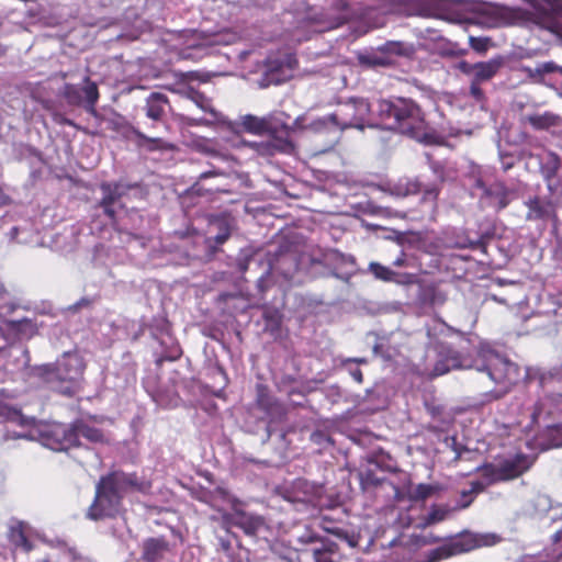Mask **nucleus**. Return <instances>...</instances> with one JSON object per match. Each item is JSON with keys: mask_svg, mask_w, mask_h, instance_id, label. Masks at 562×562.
Here are the masks:
<instances>
[{"mask_svg": "<svg viewBox=\"0 0 562 562\" xmlns=\"http://www.w3.org/2000/svg\"><path fill=\"white\" fill-rule=\"evenodd\" d=\"M2 423L5 425H16L21 428V430L14 432V437L25 438L29 436V431L36 427L37 419L34 416H27L23 414L20 408L2 403ZM4 431V438L8 439L10 437V430L8 429V426H5Z\"/></svg>", "mask_w": 562, "mask_h": 562, "instance_id": "9d476101", "label": "nucleus"}, {"mask_svg": "<svg viewBox=\"0 0 562 562\" xmlns=\"http://www.w3.org/2000/svg\"><path fill=\"white\" fill-rule=\"evenodd\" d=\"M181 77L183 80H188V81H192V80L205 81L204 79H202L200 72H198V71H188V72L181 74Z\"/></svg>", "mask_w": 562, "mask_h": 562, "instance_id": "864d4df0", "label": "nucleus"}, {"mask_svg": "<svg viewBox=\"0 0 562 562\" xmlns=\"http://www.w3.org/2000/svg\"><path fill=\"white\" fill-rule=\"evenodd\" d=\"M561 168L562 159L555 151L547 150L539 160V171L550 193H554L560 186Z\"/></svg>", "mask_w": 562, "mask_h": 562, "instance_id": "f8f14e48", "label": "nucleus"}, {"mask_svg": "<svg viewBox=\"0 0 562 562\" xmlns=\"http://www.w3.org/2000/svg\"><path fill=\"white\" fill-rule=\"evenodd\" d=\"M524 122L528 123L536 131H548L552 127L562 126V116L551 111L543 113H532L524 117Z\"/></svg>", "mask_w": 562, "mask_h": 562, "instance_id": "393cba45", "label": "nucleus"}, {"mask_svg": "<svg viewBox=\"0 0 562 562\" xmlns=\"http://www.w3.org/2000/svg\"><path fill=\"white\" fill-rule=\"evenodd\" d=\"M262 283H263V279H260V280L258 281V286H259V289H260V291H261V292H263V291H265V288H263Z\"/></svg>", "mask_w": 562, "mask_h": 562, "instance_id": "69168bd1", "label": "nucleus"}, {"mask_svg": "<svg viewBox=\"0 0 562 562\" xmlns=\"http://www.w3.org/2000/svg\"><path fill=\"white\" fill-rule=\"evenodd\" d=\"M224 520L240 528L245 535L250 537H256L265 526L263 518L247 514L244 510H235L234 514L225 515Z\"/></svg>", "mask_w": 562, "mask_h": 562, "instance_id": "dca6fc26", "label": "nucleus"}, {"mask_svg": "<svg viewBox=\"0 0 562 562\" xmlns=\"http://www.w3.org/2000/svg\"><path fill=\"white\" fill-rule=\"evenodd\" d=\"M350 374L357 383L360 384L363 382V373L359 368H355L353 370H351Z\"/></svg>", "mask_w": 562, "mask_h": 562, "instance_id": "6e6d98bb", "label": "nucleus"}, {"mask_svg": "<svg viewBox=\"0 0 562 562\" xmlns=\"http://www.w3.org/2000/svg\"><path fill=\"white\" fill-rule=\"evenodd\" d=\"M217 229V233L214 237H207L205 239V244L207 247L215 252L217 250V246L226 243L232 235V221L228 216L221 215L212 218L211 223Z\"/></svg>", "mask_w": 562, "mask_h": 562, "instance_id": "412c9836", "label": "nucleus"}, {"mask_svg": "<svg viewBox=\"0 0 562 562\" xmlns=\"http://www.w3.org/2000/svg\"><path fill=\"white\" fill-rule=\"evenodd\" d=\"M316 539V537H310L308 541H315Z\"/></svg>", "mask_w": 562, "mask_h": 562, "instance_id": "338daca9", "label": "nucleus"}, {"mask_svg": "<svg viewBox=\"0 0 562 562\" xmlns=\"http://www.w3.org/2000/svg\"><path fill=\"white\" fill-rule=\"evenodd\" d=\"M473 367L477 372L485 373L495 384L505 385L502 391L487 392L486 396L490 401L501 398L507 392V384H510L518 373L515 363L492 350L480 352Z\"/></svg>", "mask_w": 562, "mask_h": 562, "instance_id": "7ed1b4c3", "label": "nucleus"}, {"mask_svg": "<svg viewBox=\"0 0 562 562\" xmlns=\"http://www.w3.org/2000/svg\"><path fill=\"white\" fill-rule=\"evenodd\" d=\"M486 486H488L486 483L481 481H473L471 482V488L469 490V493H472V495H477L485 491Z\"/></svg>", "mask_w": 562, "mask_h": 562, "instance_id": "8fccbe9b", "label": "nucleus"}, {"mask_svg": "<svg viewBox=\"0 0 562 562\" xmlns=\"http://www.w3.org/2000/svg\"><path fill=\"white\" fill-rule=\"evenodd\" d=\"M292 128L288 125L269 133V140L252 142L248 146L261 156H273L276 153L290 154L294 149L291 140Z\"/></svg>", "mask_w": 562, "mask_h": 562, "instance_id": "1a4fd4ad", "label": "nucleus"}, {"mask_svg": "<svg viewBox=\"0 0 562 562\" xmlns=\"http://www.w3.org/2000/svg\"><path fill=\"white\" fill-rule=\"evenodd\" d=\"M123 495L130 491L146 492L149 490L150 484L138 479L136 473H125L123 471H112L109 473Z\"/></svg>", "mask_w": 562, "mask_h": 562, "instance_id": "5701e85b", "label": "nucleus"}, {"mask_svg": "<svg viewBox=\"0 0 562 562\" xmlns=\"http://www.w3.org/2000/svg\"><path fill=\"white\" fill-rule=\"evenodd\" d=\"M369 271L373 274V277L383 282H400L398 277L400 273L393 271L391 268L383 266L379 262H370L368 267Z\"/></svg>", "mask_w": 562, "mask_h": 562, "instance_id": "72a5a7b5", "label": "nucleus"}, {"mask_svg": "<svg viewBox=\"0 0 562 562\" xmlns=\"http://www.w3.org/2000/svg\"><path fill=\"white\" fill-rule=\"evenodd\" d=\"M496 196L498 198V205H497L498 210H503L509 204V200H508L507 192L505 189H502L501 191H498Z\"/></svg>", "mask_w": 562, "mask_h": 562, "instance_id": "3c124183", "label": "nucleus"}, {"mask_svg": "<svg viewBox=\"0 0 562 562\" xmlns=\"http://www.w3.org/2000/svg\"><path fill=\"white\" fill-rule=\"evenodd\" d=\"M443 180L441 179L438 182H432L428 184L423 183L422 196L419 199V204L422 205L420 215L418 218H429L435 220L438 213V200L442 189Z\"/></svg>", "mask_w": 562, "mask_h": 562, "instance_id": "2eb2a0df", "label": "nucleus"}, {"mask_svg": "<svg viewBox=\"0 0 562 562\" xmlns=\"http://www.w3.org/2000/svg\"><path fill=\"white\" fill-rule=\"evenodd\" d=\"M311 441L322 447L334 445V440L331 439V437L324 430L313 431L311 434Z\"/></svg>", "mask_w": 562, "mask_h": 562, "instance_id": "a19ab883", "label": "nucleus"}, {"mask_svg": "<svg viewBox=\"0 0 562 562\" xmlns=\"http://www.w3.org/2000/svg\"><path fill=\"white\" fill-rule=\"evenodd\" d=\"M490 238L491 237L488 235H482L476 240H470L469 241V248L472 249V250H480V251L485 254L486 249H487V244H488Z\"/></svg>", "mask_w": 562, "mask_h": 562, "instance_id": "37998d69", "label": "nucleus"}, {"mask_svg": "<svg viewBox=\"0 0 562 562\" xmlns=\"http://www.w3.org/2000/svg\"><path fill=\"white\" fill-rule=\"evenodd\" d=\"M61 95L71 106L83 105L86 111L90 114H95V105L99 100V88L90 77H85L83 87L74 83H65L63 87Z\"/></svg>", "mask_w": 562, "mask_h": 562, "instance_id": "6e6552de", "label": "nucleus"}, {"mask_svg": "<svg viewBox=\"0 0 562 562\" xmlns=\"http://www.w3.org/2000/svg\"><path fill=\"white\" fill-rule=\"evenodd\" d=\"M480 85H481V82L472 79V82L470 86V94L477 101H481L484 99V92L481 89Z\"/></svg>", "mask_w": 562, "mask_h": 562, "instance_id": "49530a36", "label": "nucleus"}, {"mask_svg": "<svg viewBox=\"0 0 562 562\" xmlns=\"http://www.w3.org/2000/svg\"><path fill=\"white\" fill-rule=\"evenodd\" d=\"M296 63H297V61H296V59H295L292 55H289V56H288V66H289L290 68H292V67H293V65H292V64H296Z\"/></svg>", "mask_w": 562, "mask_h": 562, "instance_id": "e2e57ef3", "label": "nucleus"}, {"mask_svg": "<svg viewBox=\"0 0 562 562\" xmlns=\"http://www.w3.org/2000/svg\"><path fill=\"white\" fill-rule=\"evenodd\" d=\"M239 125L244 132L254 135H265L272 133L288 124L273 114H269L262 117L252 114H246L240 117Z\"/></svg>", "mask_w": 562, "mask_h": 562, "instance_id": "9b49d317", "label": "nucleus"}, {"mask_svg": "<svg viewBox=\"0 0 562 562\" xmlns=\"http://www.w3.org/2000/svg\"><path fill=\"white\" fill-rule=\"evenodd\" d=\"M92 304V300L89 297H81L79 301H77L72 306H70V310L78 311L81 307H88Z\"/></svg>", "mask_w": 562, "mask_h": 562, "instance_id": "603ef678", "label": "nucleus"}, {"mask_svg": "<svg viewBox=\"0 0 562 562\" xmlns=\"http://www.w3.org/2000/svg\"><path fill=\"white\" fill-rule=\"evenodd\" d=\"M499 69V63L491 60L486 63H477L473 66V80L483 82L492 79Z\"/></svg>", "mask_w": 562, "mask_h": 562, "instance_id": "473e14b6", "label": "nucleus"}, {"mask_svg": "<svg viewBox=\"0 0 562 562\" xmlns=\"http://www.w3.org/2000/svg\"><path fill=\"white\" fill-rule=\"evenodd\" d=\"M181 355H182V350H181L179 344H172L171 347L159 357L157 362H158V364H160L164 361H176L181 357Z\"/></svg>", "mask_w": 562, "mask_h": 562, "instance_id": "ea45409f", "label": "nucleus"}, {"mask_svg": "<svg viewBox=\"0 0 562 562\" xmlns=\"http://www.w3.org/2000/svg\"><path fill=\"white\" fill-rule=\"evenodd\" d=\"M495 543L496 536L494 535H479L463 531L447 539L442 546L428 551L426 562H439Z\"/></svg>", "mask_w": 562, "mask_h": 562, "instance_id": "39448f33", "label": "nucleus"}, {"mask_svg": "<svg viewBox=\"0 0 562 562\" xmlns=\"http://www.w3.org/2000/svg\"><path fill=\"white\" fill-rule=\"evenodd\" d=\"M379 52L387 55L409 57L415 53L412 44L400 41H387L378 48Z\"/></svg>", "mask_w": 562, "mask_h": 562, "instance_id": "2f4dec72", "label": "nucleus"}, {"mask_svg": "<svg viewBox=\"0 0 562 562\" xmlns=\"http://www.w3.org/2000/svg\"><path fill=\"white\" fill-rule=\"evenodd\" d=\"M532 424H542L547 429L562 432V394L551 393L540 397L533 405Z\"/></svg>", "mask_w": 562, "mask_h": 562, "instance_id": "0eeeda50", "label": "nucleus"}, {"mask_svg": "<svg viewBox=\"0 0 562 562\" xmlns=\"http://www.w3.org/2000/svg\"><path fill=\"white\" fill-rule=\"evenodd\" d=\"M418 299L424 305L441 306L447 301V293L439 283H428L422 286Z\"/></svg>", "mask_w": 562, "mask_h": 562, "instance_id": "a878e982", "label": "nucleus"}, {"mask_svg": "<svg viewBox=\"0 0 562 562\" xmlns=\"http://www.w3.org/2000/svg\"><path fill=\"white\" fill-rule=\"evenodd\" d=\"M551 7L557 14H562V0H551Z\"/></svg>", "mask_w": 562, "mask_h": 562, "instance_id": "052dcab7", "label": "nucleus"}, {"mask_svg": "<svg viewBox=\"0 0 562 562\" xmlns=\"http://www.w3.org/2000/svg\"><path fill=\"white\" fill-rule=\"evenodd\" d=\"M488 40L484 37H470V45L475 52H485L487 49Z\"/></svg>", "mask_w": 562, "mask_h": 562, "instance_id": "c03bdc74", "label": "nucleus"}, {"mask_svg": "<svg viewBox=\"0 0 562 562\" xmlns=\"http://www.w3.org/2000/svg\"><path fill=\"white\" fill-rule=\"evenodd\" d=\"M170 108L169 99L161 92H151L145 99L144 111L148 119L154 122H161Z\"/></svg>", "mask_w": 562, "mask_h": 562, "instance_id": "6ab92c4d", "label": "nucleus"}, {"mask_svg": "<svg viewBox=\"0 0 562 562\" xmlns=\"http://www.w3.org/2000/svg\"><path fill=\"white\" fill-rule=\"evenodd\" d=\"M522 70L535 82H541L548 74L559 72L562 75V66L557 65L554 61L541 63L535 67L525 66Z\"/></svg>", "mask_w": 562, "mask_h": 562, "instance_id": "7c9ffc66", "label": "nucleus"}, {"mask_svg": "<svg viewBox=\"0 0 562 562\" xmlns=\"http://www.w3.org/2000/svg\"><path fill=\"white\" fill-rule=\"evenodd\" d=\"M314 561L315 562H334L330 551L323 550V549L314 550Z\"/></svg>", "mask_w": 562, "mask_h": 562, "instance_id": "a18cd8bd", "label": "nucleus"}, {"mask_svg": "<svg viewBox=\"0 0 562 562\" xmlns=\"http://www.w3.org/2000/svg\"><path fill=\"white\" fill-rule=\"evenodd\" d=\"M362 63L368 64L370 66H386L389 61L384 57L379 56H368L361 59Z\"/></svg>", "mask_w": 562, "mask_h": 562, "instance_id": "09e8293b", "label": "nucleus"}, {"mask_svg": "<svg viewBox=\"0 0 562 562\" xmlns=\"http://www.w3.org/2000/svg\"><path fill=\"white\" fill-rule=\"evenodd\" d=\"M220 547L221 550L227 555L229 552L234 550V547L232 546L229 540L226 539H220Z\"/></svg>", "mask_w": 562, "mask_h": 562, "instance_id": "5fc2aeb1", "label": "nucleus"}, {"mask_svg": "<svg viewBox=\"0 0 562 562\" xmlns=\"http://www.w3.org/2000/svg\"><path fill=\"white\" fill-rule=\"evenodd\" d=\"M123 492L112 477L102 475L97 485L93 502L87 510V518L98 521L117 517L123 509Z\"/></svg>", "mask_w": 562, "mask_h": 562, "instance_id": "20e7f679", "label": "nucleus"}, {"mask_svg": "<svg viewBox=\"0 0 562 562\" xmlns=\"http://www.w3.org/2000/svg\"><path fill=\"white\" fill-rule=\"evenodd\" d=\"M422 189L423 181L419 178L403 177L390 187V192L395 196L405 198L419 193Z\"/></svg>", "mask_w": 562, "mask_h": 562, "instance_id": "bb28decb", "label": "nucleus"}, {"mask_svg": "<svg viewBox=\"0 0 562 562\" xmlns=\"http://www.w3.org/2000/svg\"><path fill=\"white\" fill-rule=\"evenodd\" d=\"M438 491V487L431 484L420 483L409 494V499L413 502H423L430 497Z\"/></svg>", "mask_w": 562, "mask_h": 562, "instance_id": "c9c22d12", "label": "nucleus"}, {"mask_svg": "<svg viewBox=\"0 0 562 562\" xmlns=\"http://www.w3.org/2000/svg\"><path fill=\"white\" fill-rule=\"evenodd\" d=\"M83 371L85 364L82 360L70 353H65L63 360L50 370L61 381H74L82 375Z\"/></svg>", "mask_w": 562, "mask_h": 562, "instance_id": "f3484780", "label": "nucleus"}, {"mask_svg": "<svg viewBox=\"0 0 562 562\" xmlns=\"http://www.w3.org/2000/svg\"><path fill=\"white\" fill-rule=\"evenodd\" d=\"M392 265L397 268L415 267V259L402 250L400 255L393 260Z\"/></svg>", "mask_w": 562, "mask_h": 562, "instance_id": "79ce46f5", "label": "nucleus"}, {"mask_svg": "<svg viewBox=\"0 0 562 562\" xmlns=\"http://www.w3.org/2000/svg\"><path fill=\"white\" fill-rule=\"evenodd\" d=\"M263 319L266 322V330L270 331L271 334L280 331L281 316L278 314V312H265Z\"/></svg>", "mask_w": 562, "mask_h": 562, "instance_id": "e433bc0d", "label": "nucleus"}, {"mask_svg": "<svg viewBox=\"0 0 562 562\" xmlns=\"http://www.w3.org/2000/svg\"><path fill=\"white\" fill-rule=\"evenodd\" d=\"M249 550L238 544L227 557V562H250Z\"/></svg>", "mask_w": 562, "mask_h": 562, "instance_id": "58836bf2", "label": "nucleus"}, {"mask_svg": "<svg viewBox=\"0 0 562 562\" xmlns=\"http://www.w3.org/2000/svg\"><path fill=\"white\" fill-rule=\"evenodd\" d=\"M128 186H124L120 182H102L100 190L102 191V199L99 202L103 213L112 221L116 217V212L113 205L120 201V199L126 194Z\"/></svg>", "mask_w": 562, "mask_h": 562, "instance_id": "4468645a", "label": "nucleus"}, {"mask_svg": "<svg viewBox=\"0 0 562 562\" xmlns=\"http://www.w3.org/2000/svg\"><path fill=\"white\" fill-rule=\"evenodd\" d=\"M498 465H495L493 463H485L483 465H480L475 469V472H480L482 477L486 481L485 483L487 485H492L498 482H503L501 480V475L498 473Z\"/></svg>", "mask_w": 562, "mask_h": 562, "instance_id": "f704fd0d", "label": "nucleus"}, {"mask_svg": "<svg viewBox=\"0 0 562 562\" xmlns=\"http://www.w3.org/2000/svg\"><path fill=\"white\" fill-rule=\"evenodd\" d=\"M459 351L448 345L441 344L438 350V359L431 371V376H440L451 370L467 368Z\"/></svg>", "mask_w": 562, "mask_h": 562, "instance_id": "ddd939ff", "label": "nucleus"}, {"mask_svg": "<svg viewBox=\"0 0 562 562\" xmlns=\"http://www.w3.org/2000/svg\"><path fill=\"white\" fill-rule=\"evenodd\" d=\"M376 111L386 130L418 140L427 135L428 123L425 113L412 99L380 100Z\"/></svg>", "mask_w": 562, "mask_h": 562, "instance_id": "f257e3e1", "label": "nucleus"}, {"mask_svg": "<svg viewBox=\"0 0 562 562\" xmlns=\"http://www.w3.org/2000/svg\"><path fill=\"white\" fill-rule=\"evenodd\" d=\"M439 541V538H434L430 542H437Z\"/></svg>", "mask_w": 562, "mask_h": 562, "instance_id": "774afa93", "label": "nucleus"}, {"mask_svg": "<svg viewBox=\"0 0 562 562\" xmlns=\"http://www.w3.org/2000/svg\"><path fill=\"white\" fill-rule=\"evenodd\" d=\"M448 509L434 505L425 518V525L430 526L443 521L448 516Z\"/></svg>", "mask_w": 562, "mask_h": 562, "instance_id": "4c0bfd02", "label": "nucleus"}, {"mask_svg": "<svg viewBox=\"0 0 562 562\" xmlns=\"http://www.w3.org/2000/svg\"><path fill=\"white\" fill-rule=\"evenodd\" d=\"M460 494L462 502L458 505V508L465 509L473 503L474 495H472V493H469V490H463L461 491Z\"/></svg>", "mask_w": 562, "mask_h": 562, "instance_id": "de8ad7c7", "label": "nucleus"}, {"mask_svg": "<svg viewBox=\"0 0 562 562\" xmlns=\"http://www.w3.org/2000/svg\"><path fill=\"white\" fill-rule=\"evenodd\" d=\"M479 188H482L484 190V195L485 196H488V198H492V196H496V194L498 192H495L493 191L492 188H487L484 186V183L482 181H477V184H476Z\"/></svg>", "mask_w": 562, "mask_h": 562, "instance_id": "4d7b16f0", "label": "nucleus"}, {"mask_svg": "<svg viewBox=\"0 0 562 562\" xmlns=\"http://www.w3.org/2000/svg\"><path fill=\"white\" fill-rule=\"evenodd\" d=\"M273 64H274V61H269V69L270 70H277L280 67V65L274 66Z\"/></svg>", "mask_w": 562, "mask_h": 562, "instance_id": "0e129e2a", "label": "nucleus"}, {"mask_svg": "<svg viewBox=\"0 0 562 562\" xmlns=\"http://www.w3.org/2000/svg\"><path fill=\"white\" fill-rule=\"evenodd\" d=\"M220 175H222V172H221V171H218V170H215V169H214V170H210V171L202 172V173L200 175L199 179H200V180H203V179H207V178H210V177H216V176H220Z\"/></svg>", "mask_w": 562, "mask_h": 562, "instance_id": "bf43d9fd", "label": "nucleus"}, {"mask_svg": "<svg viewBox=\"0 0 562 562\" xmlns=\"http://www.w3.org/2000/svg\"><path fill=\"white\" fill-rule=\"evenodd\" d=\"M525 205L528 207L527 221L546 220L550 216L551 203L542 201L539 196L528 199Z\"/></svg>", "mask_w": 562, "mask_h": 562, "instance_id": "c756f323", "label": "nucleus"}, {"mask_svg": "<svg viewBox=\"0 0 562 562\" xmlns=\"http://www.w3.org/2000/svg\"><path fill=\"white\" fill-rule=\"evenodd\" d=\"M370 104L363 98H352L348 102L340 104L329 120L341 130L358 128L363 130L369 117Z\"/></svg>", "mask_w": 562, "mask_h": 562, "instance_id": "423d86ee", "label": "nucleus"}, {"mask_svg": "<svg viewBox=\"0 0 562 562\" xmlns=\"http://www.w3.org/2000/svg\"><path fill=\"white\" fill-rule=\"evenodd\" d=\"M56 122L61 124V125H68V126H74L76 127V124L72 120L68 119V117H65V116H61L59 115L58 117H56Z\"/></svg>", "mask_w": 562, "mask_h": 562, "instance_id": "13d9d810", "label": "nucleus"}, {"mask_svg": "<svg viewBox=\"0 0 562 562\" xmlns=\"http://www.w3.org/2000/svg\"><path fill=\"white\" fill-rule=\"evenodd\" d=\"M44 446L54 451H67L81 447L80 437L91 443H105L102 429L89 425L83 419H76L69 425L56 423L46 425L40 432Z\"/></svg>", "mask_w": 562, "mask_h": 562, "instance_id": "f03ea898", "label": "nucleus"}, {"mask_svg": "<svg viewBox=\"0 0 562 562\" xmlns=\"http://www.w3.org/2000/svg\"><path fill=\"white\" fill-rule=\"evenodd\" d=\"M371 476H372L371 473H368L367 476H366V482H371L374 485H379L380 484V480L372 479Z\"/></svg>", "mask_w": 562, "mask_h": 562, "instance_id": "680f3d73", "label": "nucleus"}, {"mask_svg": "<svg viewBox=\"0 0 562 562\" xmlns=\"http://www.w3.org/2000/svg\"><path fill=\"white\" fill-rule=\"evenodd\" d=\"M115 131L122 133L124 136L134 135L140 140V145H144L148 150L154 151L164 148V140L161 138H153L146 136L138 128L134 127L130 123L122 121L115 122L114 127Z\"/></svg>", "mask_w": 562, "mask_h": 562, "instance_id": "b1692460", "label": "nucleus"}, {"mask_svg": "<svg viewBox=\"0 0 562 562\" xmlns=\"http://www.w3.org/2000/svg\"><path fill=\"white\" fill-rule=\"evenodd\" d=\"M8 540L15 550L21 549L24 552H30L33 549V546L26 536V526L22 521H18L10 526Z\"/></svg>", "mask_w": 562, "mask_h": 562, "instance_id": "c85d7f7f", "label": "nucleus"}, {"mask_svg": "<svg viewBox=\"0 0 562 562\" xmlns=\"http://www.w3.org/2000/svg\"><path fill=\"white\" fill-rule=\"evenodd\" d=\"M5 328H2V337L8 339L7 335L13 334L15 339L30 338L34 333V325L30 319L5 321Z\"/></svg>", "mask_w": 562, "mask_h": 562, "instance_id": "cd10ccee", "label": "nucleus"}, {"mask_svg": "<svg viewBox=\"0 0 562 562\" xmlns=\"http://www.w3.org/2000/svg\"><path fill=\"white\" fill-rule=\"evenodd\" d=\"M169 549V542L164 537L148 538L142 546V560L144 562H160Z\"/></svg>", "mask_w": 562, "mask_h": 562, "instance_id": "aec40b11", "label": "nucleus"}, {"mask_svg": "<svg viewBox=\"0 0 562 562\" xmlns=\"http://www.w3.org/2000/svg\"><path fill=\"white\" fill-rule=\"evenodd\" d=\"M528 457L524 453H518L512 459H506L498 464V473L503 482L515 480L521 476L530 468Z\"/></svg>", "mask_w": 562, "mask_h": 562, "instance_id": "a211bd4d", "label": "nucleus"}, {"mask_svg": "<svg viewBox=\"0 0 562 562\" xmlns=\"http://www.w3.org/2000/svg\"><path fill=\"white\" fill-rule=\"evenodd\" d=\"M256 405L269 415L284 412L283 405L271 394L269 386L263 383L256 384Z\"/></svg>", "mask_w": 562, "mask_h": 562, "instance_id": "4be33fe9", "label": "nucleus"}]
</instances>
